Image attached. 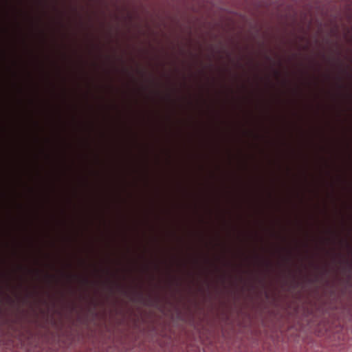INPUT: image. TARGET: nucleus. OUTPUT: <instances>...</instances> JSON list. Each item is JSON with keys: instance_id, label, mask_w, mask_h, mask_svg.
I'll use <instances>...</instances> for the list:
<instances>
[{"instance_id": "obj_1", "label": "nucleus", "mask_w": 352, "mask_h": 352, "mask_svg": "<svg viewBox=\"0 0 352 352\" xmlns=\"http://www.w3.org/2000/svg\"><path fill=\"white\" fill-rule=\"evenodd\" d=\"M61 276L66 278L68 280H78L82 285H88L89 280L87 276H80L77 274L60 272Z\"/></svg>"}, {"instance_id": "obj_2", "label": "nucleus", "mask_w": 352, "mask_h": 352, "mask_svg": "<svg viewBox=\"0 0 352 352\" xmlns=\"http://www.w3.org/2000/svg\"><path fill=\"white\" fill-rule=\"evenodd\" d=\"M106 282L107 283V286L109 290L112 291L113 289L115 288L117 291L120 292L125 295L128 294L129 291L126 290L122 285L119 284L114 280H111L110 279H107Z\"/></svg>"}, {"instance_id": "obj_3", "label": "nucleus", "mask_w": 352, "mask_h": 352, "mask_svg": "<svg viewBox=\"0 0 352 352\" xmlns=\"http://www.w3.org/2000/svg\"><path fill=\"white\" fill-rule=\"evenodd\" d=\"M19 269L20 270H26L29 273H34V274H36V276H38L41 274L42 271L40 270H30V269H28L26 267H24L22 265H19Z\"/></svg>"}, {"instance_id": "obj_4", "label": "nucleus", "mask_w": 352, "mask_h": 352, "mask_svg": "<svg viewBox=\"0 0 352 352\" xmlns=\"http://www.w3.org/2000/svg\"><path fill=\"white\" fill-rule=\"evenodd\" d=\"M44 278L47 282H51L52 280H54L56 278V276L49 273H45L44 274Z\"/></svg>"}, {"instance_id": "obj_5", "label": "nucleus", "mask_w": 352, "mask_h": 352, "mask_svg": "<svg viewBox=\"0 0 352 352\" xmlns=\"http://www.w3.org/2000/svg\"><path fill=\"white\" fill-rule=\"evenodd\" d=\"M131 293L134 295H136L139 298H142L143 297L142 293L140 292L133 290L131 291Z\"/></svg>"}, {"instance_id": "obj_6", "label": "nucleus", "mask_w": 352, "mask_h": 352, "mask_svg": "<svg viewBox=\"0 0 352 352\" xmlns=\"http://www.w3.org/2000/svg\"><path fill=\"white\" fill-rule=\"evenodd\" d=\"M138 73L140 74L141 76H144L146 74V72L143 69H138L137 70Z\"/></svg>"}, {"instance_id": "obj_7", "label": "nucleus", "mask_w": 352, "mask_h": 352, "mask_svg": "<svg viewBox=\"0 0 352 352\" xmlns=\"http://www.w3.org/2000/svg\"><path fill=\"white\" fill-rule=\"evenodd\" d=\"M164 99L168 100V101H170L171 100V96H170V93H168L165 95L164 96Z\"/></svg>"}, {"instance_id": "obj_8", "label": "nucleus", "mask_w": 352, "mask_h": 352, "mask_svg": "<svg viewBox=\"0 0 352 352\" xmlns=\"http://www.w3.org/2000/svg\"><path fill=\"white\" fill-rule=\"evenodd\" d=\"M154 267L156 270H159L160 269V263L158 262L155 263H154Z\"/></svg>"}, {"instance_id": "obj_9", "label": "nucleus", "mask_w": 352, "mask_h": 352, "mask_svg": "<svg viewBox=\"0 0 352 352\" xmlns=\"http://www.w3.org/2000/svg\"><path fill=\"white\" fill-rule=\"evenodd\" d=\"M197 259H198L197 256L195 254V264H196V263L197 262Z\"/></svg>"}, {"instance_id": "obj_10", "label": "nucleus", "mask_w": 352, "mask_h": 352, "mask_svg": "<svg viewBox=\"0 0 352 352\" xmlns=\"http://www.w3.org/2000/svg\"><path fill=\"white\" fill-rule=\"evenodd\" d=\"M104 272H105L106 273H109V269H105V270H103Z\"/></svg>"}, {"instance_id": "obj_11", "label": "nucleus", "mask_w": 352, "mask_h": 352, "mask_svg": "<svg viewBox=\"0 0 352 352\" xmlns=\"http://www.w3.org/2000/svg\"><path fill=\"white\" fill-rule=\"evenodd\" d=\"M2 276H3L4 277H6V278H8V276L6 274H3Z\"/></svg>"}, {"instance_id": "obj_12", "label": "nucleus", "mask_w": 352, "mask_h": 352, "mask_svg": "<svg viewBox=\"0 0 352 352\" xmlns=\"http://www.w3.org/2000/svg\"><path fill=\"white\" fill-rule=\"evenodd\" d=\"M155 94L159 95L160 92L158 91H155Z\"/></svg>"}, {"instance_id": "obj_13", "label": "nucleus", "mask_w": 352, "mask_h": 352, "mask_svg": "<svg viewBox=\"0 0 352 352\" xmlns=\"http://www.w3.org/2000/svg\"><path fill=\"white\" fill-rule=\"evenodd\" d=\"M7 298L8 300H11V298L10 296H8Z\"/></svg>"}, {"instance_id": "obj_14", "label": "nucleus", "mask_w": 352, "mask_h": 352, "mask_svg": "<svg viewBox=\"0 0 352 352\" xmlns=\"http://www.w3.org/2000/svg\"><path fill=\"white\" fill-rule=\"evenodd\" d=\"M38 2L39 3H41V0H38Z\"/></svg>"}]
</instances>
